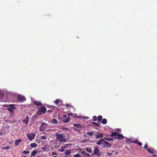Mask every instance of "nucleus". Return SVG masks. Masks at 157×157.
<instances>
[{
	"label": "nucleus",
	"instance_id": "aec40b11",
	"mask_svg": "<svg viewBox=\"0 0 157 157\" xmlns=\"http://www.w3.org/2000/svg\"><path fill=\"white\" fill-rule=\"evenodd\" d=\"M70 118L69 117H68L67 119L63 120V122L64 123H67L69 122Z\"/></svg>",
	"mask_w": 157,
	"mask_h": 157
},
{
	"label": "nucleus",
	"instance_id": "37998d69",
	"mask_svg": "<svg viewBox=\"0 0 157 157\" xmlns=\"http://www.w3.org/2000/svg\"><path fill=\"white\" fill-rule=\"evenodd\" d=\"M137 144H138L140 146H141L142 144L140 142L138 141L137 142Z\"/></svg>",
	"mask_w": 157,
	"mask_h": 157
},
{
	"label": "nucleus",
	"instance_id": "864d4df0",
	"mask_svg": "<svg viewBox=\"0 0 157 157\" xmlns=\"http://www.w3.org/2000/svg\"><path fill=\"white\" fill-rule=\"evenodd\" d=\"M37 157H40V156H37Z\"/></svg>",
	"mask_w": 157,
	"mask_h": 157
},
{
	"label": "nucleus",
	"instance_id": "412c9836",
	"mask_svg": "<svg viewBox=\"0 0 157 157\" xmlns=\"http://www.w3.org/2000/svg\"><path fill=\"white\" fill-rule=\"evenodd\" d=\"M118 133H117L116 132H113V133L110 135V136L111 137H116L117 136Z\"/></svg>",
	"mask_w": 157,
	"mask_h": 157
},
{
	"label": "nucleus",
	"instance_id": "0eeeda50",
	"mask_svg": "<svg viewBox=\"0 0 157 157\" xmlns=\"http://www.w3.org/2000/svg\"><path fill=\"white\" fill-rule=\"evenodd\" d=\"M17 100L19 102L24 101L26 100L25 98L23 96L18 95L17 97Z\"/></svg>",
	"mask_w": 157,
	"mask_h": 157
},
{
	"label": "nucleus",
	"instance_id": "dca6fc26",
	"mask_svg": "<svg viewBox=\"0 0 157 157\" xmlns=\"http://www.w3.org/2000/svg\"><path fill=\"white\" fill-rule=\"evenodd\" d=\"M22 141V140H21V139H18L17 140H16L15 141V146H18L19 144H20V143Z\"/></svg>",
	"mask_w": 157,
	"mask_h": 157
},
{
	"label": "nucleus",
	"instance_id": "423d86ee",
	"mask_svg": "<svg viewBox=\"0 0 157 157\" xmlns=\"http://www.w3.org/2000/svg\"><path fill=\"white\" fill-rule=\"evenodd\" d=\"M35 136V133H29L27 135V136L29 140H33Z\"/></svg>",
	"mask_w": 157,
	"mask_h": 157
},
{
	"label": "nucleus",
	"instance_id": "b1692460",
	"mask_svg": "<svg viewBox=\"0 0 157 157\" xmlns=\"http://www.w3.org/2000/svg\"><path fill=\"white\" fill-rule=\"evenodd\" d=\"M147 151L151 154H153L154 153V150L152 149H148Z\"/></svg>",
	"mask_w": 157,
	"mask_h": 157
},
{
	"label": "nucleus",
	"instance_id": "4c0bfd02",
	"mask_svg": "<svg viewBox=\"0 0 157 157\" xmlns=\"http://www.w3.org/2000/svg\"><path fill=\"white\" fill-rule=\"evenodd\" d=\"M65 106L66 107H68V108H69V107L70 108V107H72V106L70 104H66L65 105Z\"/></svg>",
	"mask_w": 157,
	"mask_h": 157
},
{
	"label": "nucleus",
	"instance_id": "473e14b6",
	"mask_svg": "<svg viewBox=\"0 0 157 157\" xmlns=\"http://www.w3.org/2000/svg\"><path fill=\"white\" fill-rule=\"evenodd\" d=\"M10 148V146H7L6 147H2L3 149H5V150H9Z\"/></svg>",
	"mask_w": 157,
	"mask_h": 157
},
{
	"label": "nucleus",
	"instance_id": "c85d7f7f",
	"mask_svg": "<svg viewBox=\"0 0 157 157\" xmlns=\"http://www.w3.org/2000/svg\"><path fill=\"white\" fill-rule=\"evenodd\" d=\"M65 147L64 146H62L61 147V149L59 150V151L61 152H63L65 150Z\"/></svg>",
	"mask_w": 157,
	"mask_h": 157
},
{
	"label": "nucleus",
	"instance_id": "3c124183",
	"mask_svg": "<svg viewBox=\"0 0 157 157\" xmlns=\"http://www.w3.org/2000/svg\"><path fill=\"white\" fill-rule=\"evenodd\" d=\"M47 107H49L50 106H48V105H46Z\"/></svg>",
	"mask_w": 157,
	"mask_h": 157
},
{
	"label": "nucleus",
	"instance_id": "2eb2a0df",
	"mask_svg": "<svg viewBox=\"0 0 157 157\" xmlns=\"http://www.w3.org/2000/svg\"><path fill=\"white\" fill-rule=\"evenodd\" d=\"M33 102L35 105H36L37 106L41 105L42 104L41 102L40 101H34Z\"/></svg>",
	"mask_w": 157,
	"mask_h": 157
},
{
	"label": "nucleus",
	"instance_id": "393cba45",
	"mask_svg": "<svg viewBox=\"0 0 157 157\" xmlns=\"http://www.w3.org/2000/svg\"><path fill=\"white\" fill-rule=\"evenodd\" d=\"M73 126L77 128H80L81 127V125L80 124H73Z\"/></svg>",
	"mask_w": 157,
	"mask_h": 157
},
{
	"label": "nucleus",
	"instance_id": "5701e85b",
	"mask_svg": "<svg viewBox=\"0 0 157 157\" xmlns=\"http://www.w3.org/2000/svg\"><path fill=\"white\" fill-rule=\"evenodd\" d=\"M37 146V144L36 143H33L30 144V146L32 148L35 147Z\"/></svg>",
	"mask_w": 157,
	"mask_h": 157
},
{
	"label": "nucleus",
	"instance_id": "7ed1b4c3",
	"mask_svg": "<svg viewBox=\"0 0 157 157\" xmlns=\"http://www.w3.org/2000/svg\"><path fill=\"white\" fill-rule=\"evenodd\" d=\"M46 111V109L45 107L41 106L40 108H39L36 114L39 115L42 113H45Z\"/></svg>",
	"mask_w": 157,
	"mask_h": 157
},
{
	"label": "nucleus",
	"instance_id": "f257e3e1",
	"mask_svg": "<svg viewBox=\"0 0 157 157\" xmlns=\"http://www.w3.org/2000/svg\"><path fill=\"white\" fill-rule=\"evenodd\" d=\"M56 136L57 137L56 140H58L60 142L65 143L66 142L67 140L66 139H63V135L61 134H58L56 133Z\"/></svg>",
	"mask_w": 157,
	"mask_h": 157
},
{
	"label": "nucleus",
	"instance_id": "9b49d317",
	"mask_svg": "<svg viewBox=\"0 0 157 157\" xmlns=\"http://www.w3.org/2000/svg\"><path fill=\"white\" fill-rule=\"evenodd\" d=\"M29 120V117L28 116H27L25 119L23 120V122L25 123L27 125L28 123V121Z\"/></svg>",
	"mask_w": 157,
	"mask_h": 157
},
{
	"label": "nucleus",
	"instance_id": "7c9ffc66",
	"mask_svg": "<svg viewBox=\"0 0 157 157\" xmlns=\"http://www.w3.org/2000/svg\"><path fill=\"white\" fill-rule=\"evenodd\" d=\"M37 153V151L36 150H35L33 151L31 153V155L32 156H34L35 154H36Z\"/></svg>",
	"mask_w": 157,
	"mask_h": 157
},
{
	"label": "nucleus",
	"instance_id": "1a4fd4ad",
	"mask_svg": "<svg viewBox=\"0 0 157 157\" xmlns=\"http://www.w3.org/2000/svg\"><path fill=\"white\" fill-rule=\"evenodd\" d=\"M5 98L4 94L2 92H0V101L5 102L6 100L5 99Z\"/></svg>",
	"mask_w": 157,
	"mask_h": 157
},
{
	"label": "nucleus",
	"instance_id": "ea45409f",
	"mask_svg": "<svg viewBox=\"0 0 157 157\" xmlns=\"http://www.w3.org/2000/svg\"><path fill=\"white\" fill-rule=\"evenodd\" d=\"M29 151H24L22 153L25 154H27L28 153H29Z\"/></svg>",
	"mask_w": 157,
	"mask_h": 157
},
{
	"label": "nucleus",
	"instance_id": "a18cd8bd",
	"mask_svg": "<svg viewBox=\"0 0 157 157\" xmlns=\"http://www.w3.org/2000/svg\"><path fill=\"white\" fill-rule=\"evenodd\" d=\"M147 144H146L144 146V148L145 149H147Z\"/></svg>",
	"mask_w": 157,
	"mask_h": 157
},
{
	"label": "nucleus",
	"instance_id": "e433bc0d",
	"mask_svg": "<svg viewBox=\"0 0 157 157\" xmlns=\"http://www.w3.org/2000/svg\"><path fill=\"white\" fill-rule=\"evenodd\" d=\"M74 130H75L77 132H81L80 130L78 129H77L76 128H74Z\"/></svg>",
	"mask_w": 157,
	"mask_h": 157
},
{
	"label": "nucleus",
	"instance_id": "8fccbe9b",
	"mask_svg": "<svg viewBox=\"0 0 157 157\" xmlns=\"http://www.w3.org/2000/svg\"><path fill=\"white\" fill-rule=\"evenodd\" d=\"M47 112H51L52 111L51 110H49Z\"/></svg>",
	"mask_w": 157,
	"mask_h": 157
},
{
	"label": "nucleus",
	"instance_id": "72a5a7b5",
	"mask_svg": "<svg viewBox=\"0 0 157 157\" xmlns=\"http://www.w3.org/2000/svg\"><path fill=\"white\" fill-rule=\"evenodd\" d=\"M60 101V100L59 99H56L55 101V103L56 105H57Z\"/></svg>",
	"mask_w": 157,
	"mask_h": 157
},
{
	"label": "nucleus",
	"instance_id": "39448f33",
	"mask_svg": "<svg viewBox=\"0 0 157 157\" xmlns=\"http://www.w3.org/2000/svg\"><path fill=\"white\" fill-rule=\"evenodd\" d=\"M100 150L98 148V146H96L95 147V149L94 150V153L93 155H96L98 156H99L101 155V153L99 152Z\"/></svg>",
	"mask_w": 157,
	"mask_h": 157
},
{
	"label": "nucleus",
	"instance_id": "4be33fe9",
	"mask_svg": "<svg viewBox=\"0 0 157 157\" xmlns=\"http://www.w3.org/2000/svg\"><path fill=\"white\" fill-rule=\"evenodd\" d=\"M86 150L89 153H91L92 152V149L90 148H86Z\"/></svg>",
	"mask_w": 157,
	"mask_h": 157
},
{
	"label": "nucleus",
	"instance_id": "58836bf2",
	"mask_svg": "<svg viewBox=\"0 0 157 157\" xmlns=\"http://www.w3.org/2000/svg\"><path fill=\"white\" fill-rule=\"evenodd\" d=\"M80 155H79L78 154H77L75 155L74 156V157H80Z\"/></svg>",
	"mask_w": 157,
	"mask_h": 157
},
{
	"label": "nucleus",
	"instance_id": "f704fd0d",
	"mask_svg": "<svg viewBox=\"0 0 157 157\" xmlns=\"http://www.w3.org/2000/svg\"><path fill=\"white\" fill-rule=\"evenodd\" d=\"M93 121H95L97 120V117L96 116H94L93 117Z\"/></svg>",
	"mask_w": 157,
	"mask_h": 157
},
{
	"label": "nucleus",
	"instance_id": "a211bd4d",
	"mask_svg": "<svg viewBox=\"0 0 157 157\" xmlns=\"http://www.w3.org/2000/svg\"><path fill=\"white\" fill-rule=\"evenodd\" d=\"M98 122L99 123H100V121H101L102 120V116L101 115H99L98 116Z\"/></svg>",
	"mask_w": 157,
	"mask_h": 157
},
{
	"label": "nucleus",
	"instance_id": "5fc2aeb1",
	"mask_svg": "<svg viewBox=\"0 0 157 157\" xmlns=\"http://www.w3.org/2000/svg\"><path fill=\"white\" fill-rule=\"evenodd\" d=\"M43 133L44 134H45L44 132H43Z\"/></svg>",
	"mask_w": 157,
	"mask_h": 157
},
{
	"label": "nucleus",
	"instance_id": "ddd939ff",
	"mask_svg": "<svg viewBox=\"0 0 157 157\" xmlns=\"http://www.w3.org/2000/svg\"><path fill=\"white\" fill-rule=\"evenodd\" d=\"M103 136V133H98L96 135V139H99L102 138Z\"/></svg>",
	"mask_w": 157,
	"mask_h": 157
},
{
	"label": "nucleus",
	"instance_id": "f03ea898",
	"mask_svg": "<svg viewBox=\"0 0 157 157\" xmlns=\"http://www.w3.org/2000/svg\"><path fill=\"white\" fill-rule=\"evenodd\" d=\"M50 126L47 123L42 122L41 123V125L40 126L39 129L41 131H44L45 129L49 128Z\"/></svg>",
	"mask_w": 157,
	"mask_h": 157
},
{
	"label": "nucleus",
	"instance_id": "49530a36",
	"mask_svg": "<svg viewBox=\"0 0 157 157\" xmlns=\"http://www.w3.org/2000/svg\"><path fill=\"white\" fill-rule=\"evenodd\" d=\"M63 129L64 130H66L67 131H68L69 130V128H63Z\"/></svg>",
	"mask_w": 157,
	"mask_h": 157
},
{
	"label": "nucleus",
	"instance_id": "4468645a",
	"mask_svg": "<svg viewBox=\"0 0 157 157\" xmlns=\"http://www.w3.org/2000/svg\"><path fill=\"white\" fill-rule=\"evenodd\" d=\"M81 153L83 155L87 157H89L90 156V155L89 154L86 152H85V151H81Z\"/></svg>",
	"mask_w": 157,
	"mask_h": 157
},
{
	"label": "nucleus",
	"instance_id": "603ef678",
	"mask_svg": "<svg viewBox=\"0 0 157 157\" xmlns=\"http://www.w3.org/2000/svg\"><path fill=\"white\" fill-rule=\"evenodd\" d=\"M23 157H27V156H24Z\"/></svg>",
	"mask_w": 157,
	"mask_h": 157
},
{
	"label": "nucleus",
	"instance_id": "de8ad7c7",
	"mask_svg": "<svg viewBox=\"0 0 157 157\" xmlns=\"http://www.w3.org/2000/svg\"><path fill=\"white\" fill-rule=\"evenodd\" d=\"M117 132H120V129L118 128H117L116 129V130Z\"/></svg>",
	"mask_w": 157,
	"mask_h": 157
},
{
	"label": "nucleus",
	"instance_id": "bb28decb",
	"mask_svg": "<svg viewBox=\"0 0 157 157\" xmlns=\"http://www.w3.org/2000/svg\"><path fill=\"white\" fill-rule=\"evenodd\" d=\"M107 123V120L106 119H103L102 120V123L103 124H105Z\"/></svg>",
	"mask_w": 157,
	"mask_h": 157
},
{
	"label": "nucleus",
	"instance_id": "c756f323",
	"mask_svg": "<svg viewBox=\"0 0 157 157\" xmlns=\"http://www.w3.org/2000/svg\"><path fill=\"white\" fill-rule=\"evenodd\" d=\"M92 124L94 125L95 126L97 127H99L100 125L99 124H98L96 122H92Z\"/></svg>",
	"mask_w": 157,
	"mask_h": 157
},
{
	"label": "nucleus",
	"instance_id": "9d476101",
	"mask_svg": "<svg viewBox=\"0 0 157 157\" xmlns=\"http://www.w3.org/2000/svg\"><path fill=\"white\" fill-rule=\"evenodd\" d=\"M105 140L104 139H100L96 143L97 144V145H100V144H103L104 142V141Z\"/></svg>",
	"mask_w": 157,
	"mask_h": 157
},
{
	"label": "nucleus",
	"instance_id": "c9c22d12",
	"mask_svg": "<svg viewBox=\"0 0 157 157\" xmlns=\"http://www.w3.org/2000/svg\"><path fill=\"white\" fill-rule=\"evenodd\" d=\"M40 138H41V139H42V140H45L47 138L45 136H41Z\"/></svg>",
	"mask_w": 157,
	"mask_h": 157
},
{
	"label": "nucleus",
	"instance_id": "f3484780",
	"mask_svg": "<svg viewBox=\"0 0 157 157\" xmlns=\"http://www.w3.org/2000/svg\"><path fill=\"white\" fill-rule=\"evenodd\" d=\"M71 153V150H67L65 151V154L66 155H69Z\"/></svg>",
	"mask_w": 157,
	"mask_h": 157
},
{
	"label": "nucleus",
	"instance_id": "a19ab883",
	"mask_svg": "<svg viewBox=\"0 0 157 157\" xmlns=\"http://www.w3.org/2000/svg\"><path fill=\"white\" fill-rule=\"evenodd\" d=\"M138 142V141L137 140H136L135 141H131V142H132V143H135V144H137V143Z\"/></svg>",
	"mask_w": 157,
	"mask_h": 157
},
{
	"label": "nucleus",
	"instance_id": "09e8293b",
	"mask_svg": "<svg viewBox=\"0 0 157 157\" xmlns=\"http://www.w3.org/2000/svg\"><path fill=\"white\" fill-rule=\"evenodd\" d=\"M67 117V116L66 115H64L63 116V118H65Z\"/></svg>",
	"mask_w": 157,
	"mask_h": 157
},
{
	"label": "nucleus",
	"instance_id": "c03bdc74",
	"mask_svg": "<svg viewBox=\"0 0 157 157\" xmlns=\"http://www.w3.org/2000/svg\"><path fill=\"white\" fill-rule=\"evenodd\" d=\"M52 155H57V153H56V152H54V151H53L52 152Z\"/></svg>",
	"mask_w": 157,
	"mask_h": 157
},
{
	"label": "nucleus",
	"instance_id": "f8f14e48",
	"mask_svg": "<svg viewBox=\"0 0 157 157\" xmlns=\"http://www.w3.org/2000/svg\"><path fill=\"white\" fill-rule=\"evenodd\" d=\"M118 137H116V139H117L119 140L123 139L124 138V136L121 134L118 133L117 136Z\"/></svg>",
	"mask_w": 157,
	"mask_h": 157
},
{
	"label": "nucleus",
	"instance_id": "79ce46f5",
	"mask_svg": "<svg viewBox=\"0 0 157 157\" xmlns=\"http://www.w3.org/2000/svg\"><path fill=\"white\" fill-rule=\"evenodd\" d=\"M46 149V146H45V147H42L41 148V149H42V150H45V149Z\"/></svg>",
	"mask_w": 157,
	"mask_h": 157
},
{
	"label": "nucleus",
	"instance_id": "6e6552de",
	"mask_svg": "<svg viewBox=\"0 0 157 157\" xmlns=\"http://www.w3.org/2000/svg\"><path fill=\"white\" fill-rule=\"evenodd\" d=\"M111 144L109 143L105 140H104L103 144L104 148H109L111 147Z\"/></svg>",
	"mask_w": 157,
	"mask_h": 157
},
{
	"label": "nucleus",
	"instance_id": "cd10ccee",
	"mask_svg": "<svg viewBox=\"0 0 157 157\" xmlns=\"http://www.w3.org/2000/svg\"><path fill=\"white\" fill-rule=\"evenodd\" d=\"M104 139L108 141H113V138H104Z\"/></svg>",
	"mask_w": 157,
	"mask_h": 157
},
{
	"label": "nucleus",
	"instance_id": "20e7f679",
	"mask_svg": "<svg viewBox=\"0 0 157 157\" xmlns=\"http://www.w3.org/2000/svg\"><path fill=\"white\" fill-rule=\"evenodd\" d=\"M15 105L14 104L10 105H4L3 106L5 107H8L7 109L10 112H13V110L15 109V108L14 107Z\"/></svg>",
	"mask_w": 157,
	"mask_h": 157
},
{
	"label": "nucleus",
	"instance_id": "2f4dec72",
	"mask_svg": "<svg viewBox=\"0 0 157 157\" xmlns=\"http://www.w3.org/2000/svg\"><path fill=\"white\" fill-rule=\"evenodd\" d=\"M71 145H72V144H65L64 145V147H65V148H66L67 147H68L70 146H71Z\"/></svg>",
	"mask_w": 157,
	"mask_h": 157
},
{
	"label": "nucleus",
	"instance_id": "6ab92c4d",
	"mask_svg": "<svg viewBox=\"0 0 157 157\" xmlns=\"http://www.w3.org/2000/svg\"><path fill=\"white\" fill-rule=\"evenodd\" d=\"M52 123L55 124H57L58 123V121L56 119H52L51 121Z\"/></svg>",
	"mask_w": 157,
	"mask_h": 157
},
{
	"label": "nucleus",
	"instance_id": "a878e982",
	"mask_svg": "<svg viewBox=\"0 0 157 157\" xmlns=\"http://www.w3.org/2000/svg\"><path fill=\"white\" fill-rule=\"evenodd\" d=\"M87 134L88 136H92L94 134V132H87Z\"/></svg>",
	"mask_w": 157,
	"mask_h": 157
}]
</instances>
